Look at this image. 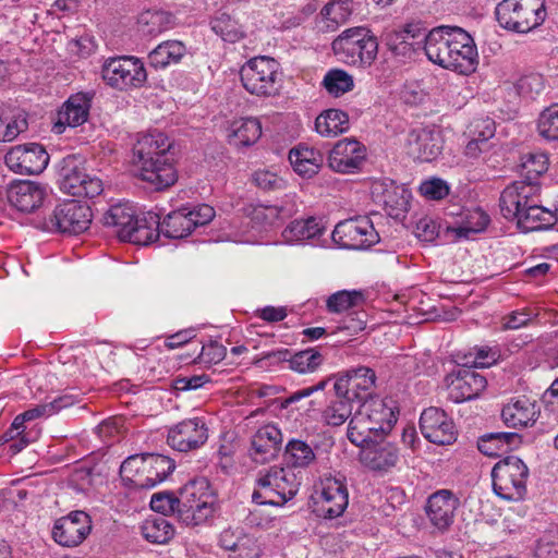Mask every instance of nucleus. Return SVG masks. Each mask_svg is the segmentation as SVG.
<instances>
[{"label": "nucleus", "instance_id": "f257e3e1", "mask_svg": "<svg viewBox=\"0 0 558 558\" xmlns=\"http://www.w3.org/2000/svg\"><path fill=\"white\" fill-rule=\"evenodd\" d=\"M424 51L428 60L460 74H470L477 64L473 37L458 26L441 25L425 35Z\"/></svg>", "mask_w": 558, "mask_h": 558}, {"label": "nucleus", "instance_id": "f03ea898", "mask_svg": "<svg viewBox=\"0 0 558 558\" xmlns=\"http://www.w3.org/2000/svg\"><path fill=\"white\" fill-rule=\"evenodd\" d=\"M171 143L161 132L141 136L133 147L134 166L142 181L160 191L173 185L177 171L169 156Z\"/></svg>", "mask_w": 558, "mask_h": 558}, {"label": "nucleus", "instance_id": "7ed1b4c3", "mask_svg": "<svg viewBox=\"0 0 558 558\" xmlns=\"http://www.w3.org/2000/svg\"><path fill=\"white\" fill-rule=\"evenodd\" d=\"M539 185L512 183L507 186L499 199L502 216L515 220L524 232L549 229L555 225L553 211L538 205Z\"/></svg>", "mask_w": 558, "mask_h": 558}, {"label": "nucleus", "instance_id": "20e7f679", "mask_svg": "<svg viewBox=\"0 0 558 558\" xmlns=\"http://www.w3.org/2000/svg\"><path fill=\"white\" fill-rule=\"evenodd\" d=\"M398 412L392 400L372 399L363 402L352 415L347 436L353 445L374 437L387 436L397 423Z\"/></svg>", "mask_w": 558, "mask_h": 558}, {"label": "nucleus", "instance_id": "39448f33", "mask_svg": "<svg viewBox=\"0 0 558 558\" xmlns=\"http://www.w3.org/2000/svg\"><path fill=\"white\" fill-rule=\"evenodd\" d=\"M104 222L107 227L114 229L121 241L147 245L157 239L158 215L147 213L138 217L130 204L112 205L104 216Z\"/></svg>", "mask_w": 558, "mask_h": 558}, {"label": "nucleus", "instance_id": "423d86ee", "mask_svg": "<svg viewBox=\"0 0 558 558\" xmlns=\"http://www.w3.org/2000/svg\"><path fill=\"white\" fill-rule=\"evenodd\" d=\"M495 13L502 28L522 34L541 26L547 15L545 0H502Z\"/></svg>", "mask_w": 558, "mask_h": 558}, {"label": "nucleus", "instance_id": "0eeeda50", "mask_svg": "<svg viewBox=\"0 0 558 558\" xmlns=\"http://www.w3.org/2000/svg\"><path fill=\"white\" fill-rule=\"evenodd\" d=\"M333 53L344 63L368 66L377 57L378 43L364 27L343 31L331 44Z\"/></svg>", "mask_w": 558, "mask_h": 558}, {"label": "nucleus", "instance_id": "6e6552de", "mask_svg": "<svg viewBox=\"0 0 558 558\" xmlns=\"http://www.w3.org/2000/svg\"><path fill=\"white\" fill-rule=\"evenodd\" d=\"M529 474V468L522 459L508 456L492 469L493 490L501 499L522 500L526 494Z\"/></svg>", "mask_w": 558, "mask_h": 558}, {"label": "nucleus", "instance_id": "1a4fd4ad", "mask_svg": "<svg viewBox=\"0 0 558 558\" xmlns=\"http://www.w3.org/2000/svg\"><path fill=\"white\" fill-rule=\"evenodd\" d=\"M240 76L243 87L252 95L270 97L281 88L279 63L269 57L250 59L242 65Z\"/></svg>", "mask_w": 558, "mask_h": 558}, {"label": "nucleus", "instance_id": "9d476101", "mask_svg": "<svg viewBox=\"0 0 558 558\" xmlns=\"http://www.w3.org/2000/svg\"><path fill=\"white\" fill-rule=\"evenodd\" d=\"M215 217L214 207L207 204L183 206L169 213L159 220L157 238L162 233L169 239H182L190 235L195 228L209 223Z\"/></svg>", "mask_w": 558, "mask_h": 558}, {"label": "nucleus", "instance_id": "9b49d317", "mask_svg": "<svg viewBox=\"0 0 558 558\" xmlns=\"http://www.w3.org/2000/svg\"><path fill=\"white\" fill-rule=\"evenodd\" d=\"M101 78L118 90H129L142 87L147 80L144 63L135 57H112L101 65Z\"/></svg>", "mask_w": 558, "mask_h": 558}, {"label": "nucleus", "instance_id": "f8f14e48", "mask_svg": "<svg viewBox=\"0 0 558 558\" xmlns=\"http://www.w3.org/2000/svg\"><path fill=\"white\" fill-rule=\"evenodd\" d=\"M332 240L344 248L365 250L379 242V234L367 216H359L337 223Z\"/></svg>", "mask_w": 558, "mask_h": 558}, {"label": "nucleus", "instance_id": "ddd939ff", "mask_svg": "<svg viewBox=\"0 0 558 558\" xmlns=\"http://www.w3.org/2000/svg\"><path fill=\"white\" fill-rule=\"evenodd\" d=\"M360 447L359 461L372 472L387 473L392 470L400 460L398 446L389 441L386 436L374 437Z\"/></svg>", "mask_w": 558, "mask_h": 558}, {"label": "nucleus", "instance_id": "4468645a", "mask_svg": "<svg viewBox=\"0 0 558 558\" xmlns=\"http://www.w3.org/2000/svg\"><path fill=\"white\" fill-rule=\"evenodd\" d=\"M375 372L365 366L347 371L335 383V391L339 397H344L354 404L368 402L367 400L375 387Z\"/></svg>", "mask_w": 558, "mask_h": 558}, {"label": "nucleus", "instance_id": "2eb2a0df", "mask_svg": "<svg viewBox=\"0 0 558 558\" xmlns=\"http://www.w3.org/2000/svg\"><path fill=\"white\" fill-rule=\"evenodd\" d=\"M7 166L20 174H39L49 162V155L43 145L27 143L12 147L5 155Z\"/></svg>", "mask_w": 558, "mask_h": 558}, {"label": "nucleus", "instance_id": "dca6fc26", "mask_svg": "<svg viewBox=\"0 0 558 558\" xmlns=\"http://www.w3.org/2000/svg\"><path fill=\"white\" fill-rule=\"evenodd\" d=\"M349 505V493L344 477L329 476L322 482V492L315 512L325 519L340 517Z\"/></svg>", "mask_w": 558, "mask_h": 558}, {"label": "nucleus", "instance_id": "f3484780", "mask_svg": "<svg viewBox=\"0 0 558 558\" xmlns=\"http://www.w3.org/2000/svg\"><path fill=\"white\" fill-rule=\"evenodd\" d=\"M50 221L59 232L80 234L88 229L92 211L86 204L68 201L54 208Z\"/></svg>", "mask_w": 558, "mask_h": 558}, {"label": "nucleus", "instance_id": "a211bd4d", "mask_svg": "<svg viewBox=\"0 0 558 558\" xmlns=\"http://www.w3.org/2000/svg\"><path fill=\"white\" fill-rule=\"evenodd\" d=\"M420 429L428 441L441 446L456 441L458 434L452 418L444 410L435 407L422 412Z\"/></svg>", "mask_w": 558, "mask_h": 558}, {"label": "nucleus", "instance_id": "6ab92c4d", "mask_svg": "<svg viewBox=\"0 0 558 558\" xmlns=\"http://www.w3.org/2000/svg\"><path fill=\"white\" fill-rule=\"evenodd\" d=\"M92 531V521L84 511H73L58 519L52 529L53 539L63 547L78 546Z\"/></svg>", "mask_w": 558, "mask_h": 558}, {"label": "nucleus", "instance_id": "aec40b11", "mask_svg": "<svg viewBox=\"0 0 558 558\" xmlns=\"http://www.w3.org/2000/svg\"><path fill=\"white\" fill-rule=\"evenodd\" d=\"M208 438L206 424L199 418L184 420L172 426L167 436L168 445L180 452L195 450Z\"/></svg>", "mask_w": 558, "mask_h": 558}, {"label": "nucleus", "instance_id": "412c9836", "mask_svg": "<svg viewBox=\"0 0 558 558\" xmlns=\"http://www.w3.org/2000/svg\"><path fill=\"white\" fill-rule=\"evenodd\" d=\"M459 499L451 490L440 489L432 494L425 506L429 523L439 532L447 531L454 520Z\"/></svg>", "mask_w": 558, "mask_h": 558}, {"label": "nucleus", "instance_id": "4be33fe9", "mask_svg": "<svg viewBox=\"0 0 558 558\" xmlns=\"http://www.w3.org/2000/svg\"><path fill=\"white\" fill-rule=\"evenodd\" d=\"M9 203L22 213H33L43 205L47 196V187L29 180H17L10 183L7 190Z\"/></svg>", "mask_w": 558, "mask_h": 558}, {"label": "nucleus", "instance_id": "5701e85b", "mask_svg": "<svg viewBox=\"0 0 558 558\" xmlns=\"http://www.w3.org/2000/svg\"><path fill=\"white\" fill-rule=\"evenodd\" d=\"M365 148L356 140H341L329 153V167L340 173H351L360 169L365 160Z\"/></svg>", "mask_w": 558, "mask_h": 558}, {"label": "nucleus", "instance_id": "b1692460", "mask_svg": "<svg viewBox=\"0 0 558 558\" xmlns=\"http://www.w3.org/2000/svg\"><path fill=\"white\" fill-rule=\"evenodd\" d=\"M486 378L470 367L459 368L448 384L449 398L461 403L476 398L486 387Z\"/></svg>", "mask_w": 558, "mask_h": 558}, {"label": "nucleus", "instance_id": "393cba45", "mask_svg": "<svg viewBox=\"0 0 558 558\" xmlns=\"http://www.w3.org/2000/svg\"><path fill=\"white\" fill-rule=\"evenodd\" d=\"M440 131L434 129H416L409 133L407 140L408 154L423 162L436 159L442 149Z\"/></svg>", "mask_w": 558, "mask_h": 558}, {"label": "nucleus", "instance_id": "a878e982", "mask_svg": "<svg viewBox=\"0 0 558 558\" xmlns=\"http://www.w3.org/2000/svg\"><path fill=\"white\" fill-rule=\"evenodd\" d=\"M92 98L84 93L72 95L57 113L52 131L56 134L64 132L66 126L76 128L87 121Z\"/></svg>", "mask_w": 558, "mask_h": 558}, {"label": "nucleus", "instance_id": "bb28decb", "mask_svg": "<svg viewBox=\"0 0 558 558\" xmlns=\"http://www.w3.org/2000/svg\"><path fill=\"white\" fill-rule=\"evenodd\" d=\"M282 434L274 424L259 427L252 437L250 454L257 463H266L277 457L282 444Z\"/></svg>", "mask_w": 558, "mask_h": 558}, {"label": "nucleus", "instance_id": "cd10ccee", "mask_svg": "<svg viewBox=\"0 0 558 558\" xmlns=\"http://www.w3.org/2000/svg\"><path fill=\"white\" fill-rule=\"evenodd\" d=\"M539 414L535 401L526 397L511 399L501 410L504 423L511 428H524L534 425Z\"/></svg>", "mask_w": 558, "mask_h": 558}, {"label": "nucleus", "instance_id": "c85d7f7f", "mask_svg": "<svg viewBox=\"0 0 558 558\" xmlns=\"http://www.w3.org/2000/svg\"><path fill=\"white\" fill-rule=\"evenodd\" d=\"M262 135V125L256 118H241L231 122L228 128V142L235 147H248Z\"/></svg>", "mask_w": 558, "mask_h": 558}, {"label": "nucleus", "instance_id": "c756f323", "mask_svg": "<svg viewBox=\"0 0 558 558\" xmlns=\"http://www.w3.org/2000/svg\"><path fill=\"white\" fill-rule=\"evenodd\" d=\"M289 160L296 173L311 178L322 167L324 155L313 147L299 145L290 150Z\"/></svg>", "mask_w": 558, "mask_h": 558}, {"label": "nucleus", "instance_id": "7c9ffc66", "mask_svg": "<svg viewBox=\"0 0 558 558\" xmlns=\"http://www.w3.org/2000/svg\"><path fill=\"white\" fill-rule=\"evenodd\" d=\"M186 46L180 40H166L148 54L149 64L156 70L178 64L186 54Z\"/></svg>", "mask_w": 558, "mask_h": 558}, {"label": "nucleus", "instance_id": "2f4dec72", "mask_svg": "<svg viewBox=\"0 0 558 558\" xmlns=\"http://www.w3.org/2000/svg\"><path fill=\"white\" fill-rule=\"evenodd\" d=\"M351 13L349 1H330L320 11L317 17V27L322 32H335L348 22Z\"/></svg>", "mask_w": 558, "mask_h": 558}, {"label": "nucleus", "instance_id": "473e14b6", "mask_svg": "<svg viewBox=\"0 0 558 558\" xmlns=\"http://www.w3.org/2000/svg\"><path fill=\"white\" fill-rule=\"evenodd\" d=\"M520 441V435L510 432L489 433L483 435L477 442L478 450L488 457L499 456Z\"/></svg>", "mask_w": 558, "mask_h": 558}, {"label": "nucleus", "instance_id": "72a5a7b5", "mask_svg": "<svg viewBox=\"0 0 558 558\" xmlns=\"http://www.w3.org/2000/svg\"><path fill=\"white\" fill-rule=\"evenodd\" d=\"M144 468H146L144 454L130 456L120 466L122 481L135 488L149 489L150 482Z\"/></svg>", "mask_w": 558, "mask_h": 558}, {"label": "nucleus", "instance_id": "f704fd0d", "mask_svg": "<svg viewBox=\"0 0 558 558\" xmlns=\"http://www.w3.org/2000/svg\"><path fill=\"white\" fill-rule=\"evenodd\" d=\"M349 116L339 109H328L315 120V129L323 136H337L349 130Z\"/></svg>", "mask_w": 558, "mask_h": 558}, {"label": "nucleus", "instance_id": "c9c22d12", "mask_svg": "<svg viewBox=\"0 0 558 558\" xmlns=\"http://www.w3.org/2000/svg\"><path fill=\"white\" fill-rule=\"evenodd\" d=\"M548 170V158L544 153H527L522 155L520 163V173L522 181L529 185H538L537 179Z\"/></svg>", "mask_w": 558, "mask_h": 558}, {"label": "nucleus", "instance_id": "e433bc0d", "mask_svg": "<svg viewBox=\"0 0 558 558\" xmlns=\"http://www.w3.org/2000/svg\"><path fill=\"white\" fill-rule=\"evenodd\" d=\"M138 31L147 36H157L173 26V16L165 11L147 10L137 19Z\"/></svg>", "mask_w": 558, "mask_h": 558}, {"label": "nucleus", "instance_id": "4c0bfd02", "mask_svg": "<svg viewBox=\"0 0 558 558\" xmlns=\"http://www.w3.org/2000/svg\"><path fill=\"white\" fill-rule=\"evenodd\" d=\"M142 534L150 543L166 544L173 537L174 529L166 517L155 514L144 521Z\"/></svg>", "mask_w": 558, "mask_h": 558}, {"label": "nucleus", "instance_id": "58836bf2", "mask_svg": "<svg viewBox=\"0 0 558 558\" xmlns=\"http://www.w3.org/2000/svg\"><path fill=\"white\" fill-rule=\"evenodd\" d=\"M275 471L276 476H274L275 484L272 483V486L277 489L276 494L279 495L277 505L282 507L295 497L300 488V482L291 469L275 466Z\"/></svg>", "mask_w": 558, "mask_h": 558}, {"label": "nucleus", "instance_id": "ea45409f", "mask_svg": "<svg viewBox=\"0 0 558 558\" xmlns=\"http://www.w3.org/2000/svg\"><path fill=\"white\" fill-rule=\"evenodd\" d=\"M144 458L146 462L144 471L147 473L148 482H150L149 488L163 482L175 468L174 461L162 454L145 453Z\"/></svg>", "mask_w": 558, "mask_h": 558}, {"label": "nucleus", "instance_id": "a19ab883", "mask_svg": "<svg viewBox=\"0 0 558 558\" xmlns=\"http://www.w3.org/2000/svg\"><path fill=\"white\" fill-rule=\"evenodd\" d=\"M215 510V498L198 500V502L191 504V508L179 506L178 518L185 525L195 526L211 518Z\"/></svg>", "mask_w": 558, "mask_h": 558}, {"label": "nucleus", "instance_id": "79ce46f5", "mask_svg": "<svg viewBox=\"0 0 558 558\" xmlns=\"http://www.w3.org/2000/svg\"><path fill=\"white\" fill-rule=\"evenodd\" d=\"M323 232L318 221L310 217L294 220L283 230L282 236L287 242H300L319 236Z\"/></svg>", "mask_w": 558, "mask_h": 558}, {"label": "nucleus", "instance_id": "37998d69", "mask_svg": "<svg viewBox=\"0 0 558 558\" xmlns=\"http://www.w3.org/2000/svg\"><path fill=\"white\" fill-rule=\"evenodd\" d=\"M214 498L210 489L209 482L205 477H198L189 481L179 489L177 496L179 506L190 507L191 504L198 502V500H207Z\"/></svg>", "mask_w": 558, "mask_h": 558}, {"label": "nucleus", "instance_id": "c03bdc74", "mask_svg": "<svg viewBox=\"0 0 558 558\" xmlns=\"http://www.w3.org/2000/svg\"><path fill=\"white\" fill-rule=\"evenodd\" d=\"M274 476H276L275 466L270 468L265 473H260L256 480V487L252 494V500L257 505H269L278 507L277 489L272 486L275 484Z\"/></svg>", "mask_w": 558, "mask_h": 558}, {"label": "nucleus", "instance_id": "a18cd8bd", "mask_svg": "<svg viewBox=\"0 0 558 558\" xmlns=\"http://www.w3.org/2000/svg\"><path fill=\"white\" fill-rule=\"evenodd\" d=\"M322 84L327 93L335 97L342 96L354 87L352 75L341 69L329 70L325 74Z\"/></svg>", "mask_w": 558, "mask_h": 558}, {"label": "nucleus", "instance_id": "49530a36", "mask_svg": "<svg viewBox=\"0 0 558 558\" xmlns=\"http://www.w3.org/2000/svg\"><path fill=\"white\" fill-rule=\"evenodd\" d=\"M354 403L344 397L336 395V399L330 401L327 408L323 412V418L327 425L340 426L342 425L352 414Z\"/></svg>", "mask_w": 558, "mask_h": 558}, {"label": "nucleus", "instance_id": "de8ad7c7", "mask_svg": "<svg viewBox=\"0 0 558 558\" xmlns=\"http://www.w3.org/2000/svg\"><path fill=\"white\" fill-rule=\"evenodd\" d=\"M324 356L316 349H306L291 354L289 367L300 374L313 373L323 363Z\"/></svg>", "mask_w": 558, "mask_h": 558}, {"label": "nucleus", "instance_id": "09e8293b", "mask_svg": "<svg viewBox=\"0 0 558 558\" xmlns=\"http://www.w3.org/2000/svg\"><path fill=\"white\" fill-rule=\"evenodd\" d=\"M286 456L293 466L306 468L315 460L313 448L300 439H291L286 446Z\"/></svg>", "mask_w": 558, "mask_h": 558}, {"label": "nucleus", "instance_id": "8fccbe9b", "mask_svg": "<svg viewBox=\"0 0 558 558\" xmlns=\"http://www.w3.org/2000/svg\"><path fill=\"white\" fill-rule=\"evenodd\" d=\"M211 29L229 43H235L244 35L242 26L226 13H220L211 21Z\"/></svg>", "mask_w": 558, "mask_h": 558}, {"label": "nucleus", "instance_id": "3c124183", "mask_svg": "<svg viewBox=\"0 0 558 558\" xmlns=\"http://www.w3.org/2000/svg\"><path fill=\"white\" fill-rule=\"evenodd\" d=\"M489 223L488 215L480 208L468 210L461 226L454 228L458 238H469L483 231Z\"/></svg>", "mask_w": 558, "mask_h": 558}, {"label": "nucleus", "instance_id": "603ef678", "mask_svg": "<svg viewBox=\"0 0 558 558\" xmlns=\"http://www.w3.org/2000/svg\"><path fill=\"white\" fill-rule=\"evenodd\" d=\"M82 178H86L84 169L65 163L60 170V189L64 193L77 197L82 193Z\"/></svg>", "mask_w": 558, "mask_h": 558}, {"label": "nucleus", "instance_id": "864d4df0", "mask_svg": "<svg viewBox=\"0 0 558 558\" xmlns=\"http://www.w3.org/2000/svg\"><path fill=\"white\" fill-rule=\"evenodd\" d=\"M537 130L542 137L548 141H558V104H554L541 112Z\"/></svg>", "mask_w": 558, "mask_h": 558}, {"label": "nucleus", "instance_id": "5fc2aeb1", "mask_svg": "<svg viewBox=\"0 0 558 558\" xmlns=\"http://www.w3.org/2000/svg\"><path fill=\"white\" fill-rule=\"evenodd\" d=\"M362 300L361 292L342 290L328 298L327 308L331 313H341L356 306Z\"/></svg>", "mask_w": 558, "mask_h": 558}, {"label": "nucleus", "instance_id": "6e6d98bb", "mask_svg": "<svg viewBox=\"0 0 558 558\" xmlns=\"http://www.w3.org/2000/svg\"><path fill=\"white\" fill-rule=\"evenodd\" d=\"M417 29L416 25L407 24L398 29L389 31L385 34V43L391 51L400 53L402 49H405L407 39L414 38Z\"/></svg>", "mask_w": 558, "mask_h": 558}, {"label": "nucleus", "instance_id": "4d7b16f0", "mask_svg": "<svg viewBox=\"0 0 558 558\" xmlns=\"http://www.w3.org/2000/svg\"><path fill=\"white\" fill-rule=\"evenodd\" d=\"M26 129V119L10 118L0 109V142H11Z\"/></svg>", "mask_w": 558, "mask_h": 558}, {"label": "nucleus", "instance_id": "13d9d810", "mask_svg": "<svg viewBox=\"0 0 558 558\" xmlns=\"http://www.w3.org/2000/svg\"><path fill=\"white\" fill-rule=\"evenodd\" d=\"M253 183L265 191H276L286 187V181L276 172L268 169H258L252 174Z\"/></svg>", "mask_w": 558, "mask_h": 558}, {"label": "nucleus", "instance_id": "bf43d9fd", "mask_svg": "<svg viewBox=\"0 0 558 558\" xmlns=\"http://www.w3.org/2000/svg\"><path fill=\"white\" fill-rule=\"evenodd\" d=\"M517 92L520 96L534 98L544 89L543 76L536 73L524 75L515 84Z\"/></svg>", "mask_w": 558, "mask_h": 558}, {"label": "nucleus", "instance_id": "052dcab7", "mask_svg": "<svg viewBox=\"0 0 558 558\" xmlns=\"http://www.w3.org/2000/svg\"><path fill=\"white\" fill-rule=\"evenodd\" d=\"M281 209L274 205H256L251 208L248 216L257 225H274L280 218Z\"/></svg>", "mask_w": 558, "mask_h": 558}, {"label": "nucleus", "instance_id": "680f3d73", "mask_svg": "<svg viewBox=\"0 0 558 558\" xmlns=\"http://www.w3.org/2000/svg\"><path fill=\"white\" fill-rule=\"evenodd\" d=\"M495 131V122L489 118L476 119L469 126L470 135L481 141L483 146H489L488 140L494 136Z\"/></svg>", "mask_w": 558, "mask_h": 558}, {"label": "nucleus", "instance_id": "e2e57ef3", "mask_svg": "<svg viewBox=\"0 0 558 558\" xmlns=\"http://www.w3.org/2000/svg\"><path fill=\"white\" fill-rule=\"evenodd\" d=\"M420 193L428 199L439 201L449 194V186L446 181L433 178L421 183Z\"/></svg>", "mask_w": 558, "mask_h": 558}, {"label": "nucleus", "instance_id": "0e129e2a", "mask_svg": "<svg viewBox=\"0 0 558 558\" xmlns=\"http://www.w3.org/2000/svg\"><path fill=\"white\" fill-rule=\"evenodd\" d=\"M227 354V348L218 341L210 340L202 347L198 355L199 363L213 365L221 362Z\"/></svg>", "mask_w": 558, "mask_h": 558}, {"label": "nucleus", "instance_id": "69168bd1", "mask_svg": "<svg viewBox=\"0 0 558 558\" xmlns=\"http://www.w3.org/2000/svg\"><path fill=\"white\" fill-rule=\"evenodd\" d=\"M150 508L163 515L168 512H179V502L173 494H155L150 499Z\"/></svg>", "mask_w": 558, "mask_h": 558}, {"label": "nucleus", "instance_id": "338daca9", "mask_svg": "<svg viewBox=\"0 0 558 558\" xmlns=\"http://www.w3.org/2000/svg\"><path fill=\"white\" fill-rule=\"evenodd\" d=\"M415 235L424 242H433L439 235V226L428 217L420 219L415 227Z\"/></svg>", "mask_w": 558, "mask_h": 558}, {"label": "nucleus", "instance_id": "774afa93", "mask_svg": "<svg viewBox=\"0 0 558 558\" xmlns=\"http://www.w3.org/2000/svg\"><path fill=\"white\" fill-rule=\"evenodd\" d=\"M230 558H258L259 548L255 539L250 536H242L241 542L231 551Z\"/></svg>", "mask_w": 558, "mask_h": 558}]
</instances>
